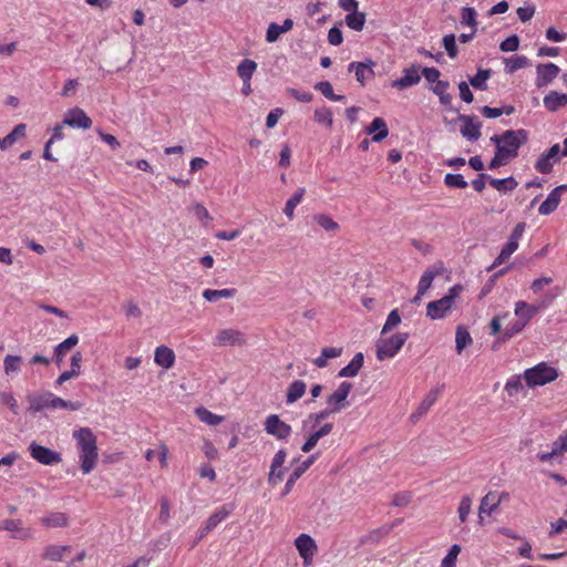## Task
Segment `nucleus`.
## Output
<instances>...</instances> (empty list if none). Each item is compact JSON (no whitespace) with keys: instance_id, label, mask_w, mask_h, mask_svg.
Listing matches in <instances>:
<instances>
[{"instance_id":"nucleus-44","label":"nucleus","mask_w":567,"mask_h":567,"mask_svg":"<svg viewBox=\"0 0 567 567\" xmlns=\"http://www.w3.org/2000/svg\"><path fill=\"white\" fill-rule=\"evenodd\" d=\"M505 71L507 73H514L515 71L526 68L529 64L528 59L525 55H514L504 60Z\"/></svg>"},{"instance_id":"nucleus-1","label":"nucleus","mask_w":567,"mask_h":567,"mask_svg":"<svg viewBox=\"0 0 567 567\" xmlns=\"http://www.w3.org/2000/svg\"><path fill=\"white\" fill-rule=\"evenodd\" d=\"M79 450L80 466L83 474L91 473L97 463L96 437L89 427H81L73 432Z\"/></svg>"},{"instance_id":"nucleus-22","label":"nucleus","mask_w":567,"mask_h":567,"mask_svg":"<svg viewBox=\"0 0 567 567\" xmlns=\"http://www.w3.org/2000/svg\"><path fill=\"white\" fill-rule=\"evenodd\" d=\"M546 306L544 303L536 306L528 305L525 301H517L515 303L514 313L518 320L527 324L533 319V317L536 316Z\"/></svg>"},{"instance_id":"nucleus-29","label":"nucleus","mask_w":567,"mask_h":567,"mask_svg":"<svg viewBox=\"0 0 567 567\" xmlns=\"http://www.w3.org/2000/svg\"><path fill=\"white\" fill-rule=\"evenodd\" d=\"M544 106L549 112H556L567 104V94L557 91H550L544 96Z\"/></svg>"},{"instance_id":"nucleus-61","label":"nucleus","mask_w":567,"mask_h":567,"mask_svg":"<svg viewBox=\"0 0 567 567\" xmlns=\"http://www.w3.org/2000/svg\"><path fill=\"white\" fill-rule=\"evenodd\" d=\"M518 47H519V39L516 34H513V35L506 38L499 44V49L503 52H514L518 49Z\"/></svg>"},{"instance_id":"nucleus-18","label":"nucleus","mask_w":567,"mask_h":567,"mask_svg":"<svg viewBox=\"0 0 567 567\" xmlns=\"http://www.w3.org/2000/svg\"><path fill=\"white\" fill-rule=\"evenodd\" d=\"M287 453L285 450H279L271 462L270 472L268 475V483L272 486L279 484L284 480L285 470L282 465L286 462Z\"/></svg>"},{"instance_id":"nucleus-38","label":"nucleus","mask_w":567,"mask_h":567,"mask_svg":"<svg viewBox=\"0 0 567 567\" xmlns=\"http://www.w3.org/2000/svg\"><path fill=\"white\" fill-rule=\"evenodd\" d=\"M41 523L49 528L64 527L68 525V517L64 513L53 512L42 517Z\"/></svg>"},{"instance_id":"nucleus-6","label":"nucleus","mask_w":567,"mask_h":567,"mask_svg":"<svg viewBox=\"0 0 567 567\" xmlns=\"http://www.w3.org/2000/svg\"><path fill=\"white\" fill-rule=\"evenodd\" d=\"M409 338V333L399 332L377 342V358L380 361L391 359L401 350Z\"/></svg>"},{"instance_id":"nucleus-12","label":"nucleus","mask_w":567,"mask_h":567,"mask_svg":"<svg viewBox=\"0 0 567 567\" xmlns=\"http://www.w3.org/2000/svg\"><path fill=\"white\" fill-rule=\"evenodd\" d=\"M29 452L31 456L43 465H54L62 461L61 455L45 446L31 442L29 445Z\"/></svg>"},{"instance_id":"nucleus-40","label":"nucleus","mask_w":567,"mask_h":567,"mask_svg":"<svg viewBox=\"0 0 567 567\" xmlns=\"http://www.w3.org/2000/svg\"><path fill=\"white\" fill-rule=\"evenodd\" d=\"M257 70V63L250 59L243 60L237 66V74L243 82L251 81V78Z\"/></svg>"},{"instance_id":"nucleus-10","label":"nucleus","mask_w":567,"mask_h":567,"mask_svg":"<svg viewBox=\"0 0 567 567\" xmlns=\"http://www.w3.org/2000/svg\"><path fill=\"white\" fill-rule=\"evenodd\" d=\"M295 546L302 558L303 565H311L318 549L315 539L308 534H300L295 540Z\"/></svg>"},{"instance_id":"nucleus-39","label":"nucleus","mask_w":567,"mask_h":567,"mask_svg":"<svg viewBox=\"0 0 567 567\" xmlns=\"http://www.w3.org/2000/svg\"><path fill=\"white\" fill-rule=\"evenodd\" d=\"M306 189L300 187L296 193L286 202L284 209L285 215L291 220L295 217V208L302 202Z\"/></svg>"},{"instance_id":"nucleus-17","label":"nucleus","mask_w":567,"mask_h":567,"mask_svg":"<svg viewBox=\"0 0 567 567\" xmlns=\"http://www.w3.org/2000/svg\"><path fill=\"white\" fill-rule=\"evenodd\" d=\"M559 72L560 69L551 62L538 64L536 66V86H547L558 76Z\"/></svg>"},{"instance_id":"nucleus-46","label":"nucleus","mask_w":567,"mask_h":567,"mask_svg":"<svg viewBox=\"0 0 567 567\" xmlns=\"http://www.w3.org/2000/svg\"><path fill=\"white\" fill-rule=\"evenodd\" d=\"M489 185L498 192H511L518 185L516 179L512 176L506 178H489Z\"/></svg>"},{"instance_id":"nucleus-16","label":"nucleus","mask_w":567,"mask_h":567,"mask_svg":"<svg viewBox=\"0 0 567 567\" xmlns=\"http://www.w3.org/2000/svg\"><path fill=\"white\" fill-rule=\"evenodd\" d=\"M567 453V430H565L551 444L549 452H540L537 458L544 463H554L558 456Z\"/></svg>"},{"instance_id":"nucleus-59","label":"nucleus","mask_w":567,"mask_h":567,"mask_svg":"<svg viewBox=\"0 0 567 567\" xmlns=\"http://www.w3.org/2000/svg\"><path fill=\"white\" fill-rule=\"evenodd\" d=\"M472 508V498L470 496H463L460 505H458V518L462 523H464L467 519V516L471 513Z\"/></svg>"},{"instance_id":"nucleus-27","label":"nucleus","mask_w":567,"mask_h":567,"mask_svg":"<svg viewBox=\"0 0 567 567\" xmlns=\"http://www.w3.org/2000/svg\"><path fill=\"white\" fill-rule=\"evenodd\" d=\"M442 272L443 267L441 265H435L427 268L420 278L417 285L419 295H424L431 288L434 278L440 276Z\"/></svg>"},{"instance_id":"nucleus-9","label":"nucleus","mask_w":567,"mask_h":567,"mask_svg":"<svg viewBox=\"0 0 567 567\" xmlns=\"http://www.w3.org/2000/svg\"><path fill=\"white\" fill-rule=\"evenodd\" d=\"M234 504H224L218 507L206 520L205 525L199 529L198 539H203L208 533L215 529L221 522H224L234 511Z\"/></svg>"},{"instance_id":"nucleus-25","label":"nucleus","mask_w":567,"mask_h":567,"mask_svg":"<svg viewBox=\"0 0 567 567\" xmlns=\"http://www.w3.org/2000/svg\"><path fill=\"white\" fill-rule=\"evenodd\" d=\"M79 343V337L76 334L69 336L65 340L54 347L53 358L58 365H60L65 358L66 353Z\"/></svg>"},{"instance_id":"nucleus-8","label":"nucleus","mask_w":567,"mask_h":567,"mask_svg":"<svg viewBox=\"0 0 567 567\" xmlns=\"http://www.w3.org/2000/svg\"><path fill=\"white\" fill-rule=\"evenodd\" d=\"M352 389V383L343 381L334 391L327 398V405L332 412H339L349 405L348 396Z\"/></svg>"},{"instance_id":"nucleus-26","label":"nucleus","mask_w":567,"mask_h":567,"mask_svg":"<svg viewBox=\"0 0 567 567\" xmlns=\"http://www.w3.org/2000/svg\"><path fill=\"white\" fill-rule=\"evenodd\" d=\"M293 27V21L291 19H286L282 24H278L276 22H271L268 25L267 32H266V41L269 43L276 42L281 34L290 31Z\"/></svg>"},{"instance_id":"nucleus-54","label":"nucleus","mask_w":567,"mask_h":567,"mask_svg":"<svg viewBox=\"0 0 567 567\" xmlns=\"http://www.w3.org/2000/svg\"><path fill=\"white\" fill-rule=\"evenodd\" d=\"M460 553L461 546L457 544L452 545L447 555L442 559L441 567H455V563Z\"/></svg>"},{"instance_id":"nucleus-5","label":"nucleus","mask_w":567,"mask_h":567,"mask_svg":"<svg viewBox=\"0 0 567 567\" xmlns=\"http://www.w3.org/2000/svg\"><path fill=\"white\" fill-rule=\"evenodd\" d=\"M463 290L461 285H454L443 298L431 301L426 306V316L432 320L443 319L453 308L455 299Z\"/></svg>"},{"instance_id":"nucleus-42","label":"nucleus","mask_w":567,"mask_h":567,"mask_svg":"<svg viewBox=\"0 0 567 567\" xmlns=\"http://www.w3.org/2000/svg\"><path fill=\"white\" fill-rule=\"evenodd\" d=\"M461 24L470 27L474 29V32H477V12L472 7H464L461 10Z\"/></svg>"},{"instance_id":"nucleus-35","label":"nucleus","mask_w":567,"mask_h":567,"mask_svg":"<svg viewBox=\"0 0 567 567\" xmlns=\"http://www.w3.org/2000/svg\"><path fill=\"white\" fill-rule=\"evenodd\" d=\"M331 431H332V424L326 423L319 430L311 433L301 447L302 452H305V453L310 452L318 444L319 440L321 437L328 435Z\"/></svg>"},{"instance_id":"nucleus-56","label":"nucleus","mask_w":567,"mask_h":567,"mask_svg":"<svg viewBox=\"0 0 567 567\" xmlns=\"http://www.w3.org/2000/svg\"><path fill=\"white\" fill-rule=\"evenodd\" d=\"M401 323V317H400V313L398 311V309H394L392 310L388 318H386V321L382 328V334H385L386 332L393 330L394 328H396L399 324Z\"/></svg>"},{"instance_id":"nucleus-15","label":"nucleus","mask_w":567,"mask_h":567,"mask_svg":"<svg viewBox=\"0 0 567 567\" xmlns=\"http://www.w3.org/2000/svg\"><path fill=\"white\" fill-rule=\"evenodd\" d=\"M421 66L419 64H412L409 68L403 69L402 76L392 82V86L402 91L408 87L417 85L421 81Z\"/></svg>"},{"instance_id":"nucleus-11","label":"nucleus","mask_w":567,"mask_h":567,"mask_svg":"<svg viewBox=\"0 0 567 567\" xmlns=\"http://www.w3.org/2000/svg\"><path fill=\"white\" fill-rule=\"evenodd\" d=\"M265 431L277 440H286L290 436L292 429L289 424L281 421L277 414H270L265 420Z\"/></svg>"},{"instance_id":"nucleus-45","label":"nucleus","mask_w":567,"mask_h":567,"mask_svg":"<svg viewBox=\"0 0 567 567\" xmlns=\"http://www.w3.org/2000/svg\"><path fill=\"white\" fill-rule=\"evenodd\" d=\"M518 248V244L517 243H513V241H507L499 255L496 257V259L494 260V262L492 264V266L488 268V270L493 269L494 267L498 266V265H502L503 262H505Z\"/></svg>"},{"instance_id":"nucleus-48","label":"nucleus","mask_w":567,"mask_h":567,"mask_svg":"<svg viewBox=\"0 0 567 567\" xmlns=\"http://www.w3.org/2000/svg\"><path fill=\"white\" fill-rule=\"evenodd\" d=\"M22 358L19 355L8 354L3 361V369L7 375L17 374L21 369Z\"/></svg>"},{"instance_id":"nucleus-13","label":"nucleus","mask_w":567,"mask_h":567,"mask_svg":"<svg viewBox=\"0 0 567 567\" xmlns=\"http://www.w3.org/2000/svg\"><path fill=\"white\" fill-rule=\"evenodd\" d=\"M63 124L72 128L89 130L92 126V120L82 109L75 106L65 112Z\"/></svg>"},{"instance_id":"nucleus-14","label":"nucleus","mask_w":567,"mask_h":567,"mask_svg":"<svg viewBox=\"0 0 567 567\" xmlns=\"http://www.w3.org/2000/svg\"><path fill=\"white\" fill-rule=\"evenodd\" d=\"M560 159V145L554 144L547 152L543 153L535 163V168L540 174H549L554 164Z\"/></svg>"},{"instance_id":"nucleus-57","label":"nucleus","mask_w":567,"mask_h":567,"mask_svg":"<svg viewBox=\"0 0 567 567\" xmlns=\"http://www.w3.org/2000/svg\"><path fill=\"white\" fill-rule=\"evenodd\" d=\"M315 221L324 230L332 231L336 230L339 226L338 224L332 220L331 217L324 214H319L313 217Z\"/></svg>"},{"instance_id":"nucleus-63","label":"nucleus","mask_w":567,"mask_h":567,"mask_svg":"<svg viewBox=\"0 0 567 567\" xmlns=\"http://www.w3.org/2000/svg\"><path fill=\"white\" fill-rule=\"evenodd\" d=\"M81 363H82V353L80 351H76L71 357L70 370H69L74 377L80 375Z\"/></svg>"},{"instance_id":"nucleus-55","label":"nucleus","mask_w":567,"mask_h":567,"mask_svg":"<svg viewBox=\"0 0 567 567\" xmlns=\"http://www.w3.org/2000/svg\"><path fill=\"white\" fill-rule=\"evenodd\" d=\"M443 47L451 59L457 56L456 38L453 33L443 37Z\"/></svg>"},{"instance_id":"nucleus-20","label":"nucleus","mask_w":567,"mask_h":567,"mask_svg":"<svg viewBox=\"0 0 567 567\" xmlns=\"http://www.w3.org/2000/svg\"><path fill=\"white\" fill-rule=\"evenodd\" d=\"M458 121L463 123L461 127V134L468 141H476L481 136L482 124L474 116L471 115H458Z\"/></svg>"},{"instance_id":"nucleus-49","label":"nucleus","mask_w":567,"mask_h":567,"mask_svg":"<svg viewBox=\"0 0 567 567\" xmlns=\"http://www.w3.org/2000/svg\"><path fill=\"white\" fill-rule=\"evenodd\" d=\"M491 78V70H482L480 69L477 73L470 79L471 85L476 90H486L487 89V80Z\"/></svg>"},{"instance_id":"nucleus-47","label":"nucleus","mask_w":567,"mask_h":567,"mask_svg":"<svg viewBox=\"0 0 567 567\" xmlns=\"http://www.w3.org/2000/svg\"><path fill=\"white\" fill-rule=\"evenodd\" d=\"M472 343V337L470 332L464 327H457L455 333V349L460 354L464 350L465 347Z\"/></svg>"},{"instance_id":"nucleus-28","label":"nucleus","mask_w":567,"mask_h":567,"mask_svg":"<svg viewBox=\"0 0 567 567\" xmlns=\"http://www.w3.org/2000/svg\"><path fill=\"white\" fill-rule=\"evenodd\" d=\"M27 125L20 123L3 138L0 140V151H6L14 145L19 140L25 137Z\"/></svg>"},{"instance_id":"nucleus-4","label":"nucleus","mask_w":567,"mask_h":567,"mask_svg":"<svg viewBox=\"0 0 567 567\" xmlns=\"http://www.w3.org/2000/svg\"><path fill=\"white\" fill-rule=\"evenodd\" d=\"M558 370L546 362H540L524 371V379L529 388L543 386L558 378Z\"/></svg>"},{"instance_id":"nucleus-21","label":"nucleus","mask_w":567,"mask_h":567,"mask_svg":"<svg viewBox=\"0 0 567 567\" xmlns=\"http://www.w3.org/2000/svg\"><path fill=\"white\" fill-rule=\"evenodd\" d=\"M0 530H7L11 533L16 539L24 540L32 537V529L22 526L20 519H4L0 525Z\"/></svg>"},{"instance_id":"nucleus-23","label":"nucleus","mask_w":567,"mask_h":567,"mask_svg":"<svg viewBox=\"0 0 567 567\" xmlns=\"http://www.w3.org/2000/svg\"><path fill=\"white\" fill-rule=\"evenodd\" d=\"M442 391V386H437L432 389L425 398L421 401L419 406L416 408L415 412L412 413L411 419L413 421L419 420L423 415L427 413L430 408L436 402Z\"/></svg>"},{"instance_id":"nucleus-43","label":"nucleus","mask_w":567,"mask_h":567,"mask_svg":"<svg viewBox=\"0 0 567 567\" xmlns=\"http://www.w3.org/2000/svg\"><path fill=\"white\" fill-rule=\"evenodd\" d=\"M373 65L374 63L372 61L368 63H357V81L364 84L372 80L374 76Z\"/></svg>"},{"instance_id":"nucleus-32","label":"nucleus","mask_w":567,"mask_h":567,"mask_svg":"<svg viewBox=\"0 0 567 567\" xmlns=\"http://www.w3.org/2000/svg\"><path fill=\"white\" fill-rule=\"evenodd\" d=\"M307 384L302 380L292 381L286 393V403L288 405L293 404L298 400H300L306 393Z\"/></svg>"},{"instance_id":"nucleus-34","label":"nucleus","mask_w":567,"mask_h":567,"mask_svg":"<svg viewBox=\"0 0 567 567\" xmlns=\"http://www.w3.org/2000/svg\"><path fill=\"white\" fill-rule=\"evenodd\" d=\"M342 354L341 347H327L321 350V354L313 360V364L319 368H326L328 365V361L332 359H337Z\"/></svg>"},{"instance_id":"nucleus-62","label":"nucleus","mask_w":567,"mask_h":567,"mask_svg":"<svg viewBox=\"0 0 567 567\" xmlns=\"http://www.w3.org/2000/svg\"><path fill=\"white\" fill-rule=\"evenodd\" d=\"M288 94L299 102L309 103L312 101L313 95L310 91H300L297 89H288Z\"/></svg>"},{"instance_id":"nucleus-52","label":"nucleus","mask_w":567,"mask_h":567,"mask_svg":"<svg viewBox=\"0 0 567 567\" xmlns=\"http://www.w3.org/2000/svg\"><path fill=\"white\" fill-rule=\"evenodd\" d=\"M315 121L319 124L331 127L333 123L331 111L327 107L317 109L315 111Z\"/></svg>"},{"instance_id":"nucleus-33","label":"nucleus","mask_w":567,"mask_h":567,"mask_svg":"<svg viewBox=\"0 0 567 567\" xmlns=\"http://www.w3.org/2000/svg\"><path fill=\"white\" fill-rule=\"evenodd\" d=\"M429 89L439 97V101L443 106H451L453 96L449 93L450 83L447 81L441 80Z\"/></svg>"},{"instance_id":"nucleus-3","label":"nucleus","mask_w":567,"mask_h":567,"mask_svg":"<svg viewBox=\"0 0 567 567\" xmlns=\"http://www.w3.org/2000/svg\"><path fill=\"white\" fill-rule=\"evenodd\" d=\"M28 401L30 404L29 410L32 413H38L47 409L78 411L81 408V403L74 401H66L51 392H45L42 394H31L28 396Z\"/></svg>"},{"instance_id":"nucleus-50","label":"nucleus","mask_w":567,"mask_h":567,"mask_svg":"<svg viewBox=\"0 0 567 567\" xmlns=\"http://www.w3.org/2000/svg\"><path fill=\"white\" fill-rule=\"evenodd\" d=\"M68 549V546L50 545L45 548L43 557L51 561H60Z\"/></svg>"},{"instance_id":"nucleus-64","label":"nucleus","mask_w":567,"mask_h":567,"mask_svg":"<svg viewBox=\"0 0 567 567\" xmlns=\"http://www.w3.org/2000/svg\"><path fill=\"white\" fill-rule=\"evenodd\" d=\"M79 85H80V83L76 79H69L64 83V86H63L60 95L63 97L72 96L75 93Z\"/></svg>"},{"instance_id":"nucleus-2","label":"nucleus","mask_w":567,"mask_h":567,"mask_svg":"<svg viewBox=\"0 0 567 567\" xmlns=\"http://www.w3.org/2000/svg\"><path fill=\"white\" fill-rule=\"evenodd\" d=\"M528 140L526 130H508L503 134H495L491 137V142L495 144L496 151L505 156L508 161L517 157L518 150Z\"/></svg>"},{"instance_id":"nucleus-60","label":"nucleus","mask_w":567,"mask_h":567,"mask_svg":"<svg viewBox=\"0 0 567 567\" xmlns=\"http://www.w3.org/2000/svg\"><path fill=\"white\" fill-rule=\"evenodd\" d=\"M420 73H421V75L424 76L426 82L430 83L431 85H434L441 81L440 80L441 72L436 68L425 66V68L421 69Z\"/></svg>"},{"instance_id":"nucleus-37","label":"nucleus","mask_w":567,"mask_h":567,"mask_svg":"<svg viewBox=\"0 0 567 567\" xmlns=\"http://www.w3.org/2000/svg\"><path fill=\"white\" fill-rule=\"evenodd\" d=\"M236 295V289L225 288V289H206L203 291V297L208 302H216L219 299H228L233 298Z\"/></svg>"},{"instance_id":"nucleus-53","label":"nucleus","mask_w":567,"mask_h":567,"mask_svg":"<svg viewBox=\"0 0 567 567\" xmlns=\"http://www.w3.org/2000/svg\"><path fill=\"white\" fill-rule=\"evenodd\" d=\"M522 389H523V383L520 381V377L519 375L511 377L506 381L505 386H504L505 392L509 396L516 395Z\"/></svg>"},{"instance_id":"nucleus-41","label":"nucleus","mask_w":567,"mask_h":567,"mask_svg":"<svg viewBox=\"0 0 567 567\" xmlns=\"http://www.w3.org/2000/svg\"><path fill=\"white\" fill-rule=\"evenodd\" d=\"M195 414L203 423L213 426L220 424L224 420L221 415L215 414L203 406L196 408Z\"/></svg>"},{"instance_id":"nucleus-36","label":"nucleus","mask_w":567,"mask_h":567,"mask_svg":"<svg viewBox=\"0 0 567 567\" xmlns=\"http://www.w3.org/2000/svg\"><path fill=\"white\" fill-rule=\"evenodd\" d=\"M501 504V496L498 492H488L481 501L480 515L486 513L491 515L494 513Z\"/></svg>"},{"instance_id":"nucleus-58","label":"nucleus","mask_w":567,"mask_h":567,"mask_svg":"<svg viewBox=\"0 0 567 567\" xmlns=\"http://www.w3.org/2000/svg\"><path fill=\"white\" fill-rule=\"evenodd\" d=\"M444 183L449 187L454 188H465L467 186V182L464 179L461 174H446L444 178Z\"/></svg>"},{"instance_id":"nucleus-24","label":"nucleus","mask_w":567,"mask_h":567,"mask_svg":"<svg viewBox=\"0 0 567 567\" xmlns=\"http://www.w3.org/2000/svg\"><path fill=\"white\" fill-rule=\"evenodd\" d=\"M175 353L174 351L166 347V346H159L155 349L154 352V362L162 367L163 369H171L175 363Z\"/></svg>"},{"instance_id":"nucleus-7","label":"nucleus","mask_w":567,"mask_h":567,"mask_svg":"<svg viewBox=\"0 0 567 567\" xmlns=\"http://www.w3.org/2000/svg\"><path fill=\"white\" fill-rule=\"evenodd\" d=\"M247 339L244 332L234 328L219 329L214 338L215 347H241Z\"/></svg>"},{"instance_id":"nucleus-30","label":"nucleus","mask_w":567,"mask_h":567,"mask_svg":"<svg viewBox=\"0 0 567 567\" xmlns=\"http://www.w3.org/2000/svg\"><path fill=\"white\" fill-rule=\"evenodd\" d=\"M365 133L372 135L373 142H381L388 136L389 130L384 120L375 117L371 124L367 126Z\"/></svg>"},{"instance_id":"nucleus-31","label":"nucleus","mask_w":567,"mask_h":567,"mask_svg":"<svg viewBox=\"0 0 567 567\" xmlns=\"http://www.w3.org/2000/svg\"><path fill=\"white\" fill-rule=\"evenodd\" d=\"M313 461H315V456H310L306 461H303L298 467H296L293 470V472L290 474L289 478L286 482L285 488L282 491V496L290 493L295 483L312 465Z\"/></svg>"},{"instance_id":"nucleus-19","label":"nucleus","mask_w":567,"mask_h":567,"mask_svg":"<svg viewBox=\"0 0 567 567\" xmlns=\"http://www.w3.org/2000/svg\"><path fill=\"white\" fill-rule=\"evenodd\" d=\"M567 192V185H559L555 187L547 196V198L540 204L538 213L547 216L555 212L561 200V194Z\"/></svg>"},{"instance_id":"nucleus-51","label":"nucleus","mask_w":567,"mask_h":567,"mask_svg":"<svg viewBox=\"0 0 567 567\" xmlns=\"http://www.w3.org/2000/svg\"><path fill=\"white\" fill-rule=\"evenodd\" d=\"M315 89L331 101H340L342 99L341 95H337L333 93L332 85L328 81L318 82L315 85Z\"/></svg>"}]
</instances>
